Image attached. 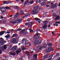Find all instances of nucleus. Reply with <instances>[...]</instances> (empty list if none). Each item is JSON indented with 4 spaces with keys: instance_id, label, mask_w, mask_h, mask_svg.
Instances as JSON below:
<instances>
[{
    "instance_id": "1",
    "label": "nucleus",
    "mask_w": 60,
    "mask_h": 60,
    "mask_svg": "<svg viewBox=\"0 0 60 60\" xmlns=\"http://www.w3.org/2000/svg\"><path fill=\"white\" fill-rule=\"evenodd\" d=\"M41 34L39 33L35 34L34 36V40L33 41V42H34V45H36L38 44V41L37 40L39 39L40 36L41 35Z\"/></svg>"
},
{
    "instance_id": "2",
    "label": "nucleus",
    "mask_w": 60,
    "mask_h": 60,
    "mask_svg": "<svg viewBox=\"0 0 60 60\" xmlns=\"http://www.w3.org/2000/svg\"><path fill=\"white\" fill-rule=\"evenodd\" d=\"M21 21H22V19H19L18 20H15V21H11L10 22V23H11V24H14L16 23L18 24L19 23H20Z\"/></svg>"
},
{
    "instance_id": "3",
    "label": "nucleus",
    "mask_w": 60,
    "mask_h": 60,
    "mask_svg": "<svg viewBox=\"0 0 60 60\" xmlns=\"http://www.w3.org/2000/svg\"><path fill=\"white\" fill-rule=\"evenodd\" d=\"M53 49L52 47H50L48 49H46L45 52L47 53H50L51 51H53Z\"/></svg>"
},
{
    "instance_id": "4",
    "label": "nucleus",
    "mask_w": 60,
    "mask_h": 60,
    "mask_svg": "<svg viewBox=\"0 0 60 60\" xmlns=\"http://www.w3.org/2000/svg\"><path fill=\"white\" fill-rule=\"evenodd\" d=\"M2 45H0V49H1L2 51H4V50L6 49L7 47L6 46H4L3 47L2 46Z\"/></svg>"
},
{
    "instance_id": "5",
    "label": "nucleus",
    "mask_w": 60,
    "mask_h": 60,
    "mask_svg": "<svg viewBox=\"0 0 60 60\" xmlns=\"http://www.w3.org/2000/svg\"><path fill=\"white\" fill-rule=\"evenodd\" d=\"M19 12L16 13V14L15 15L14 18V19L15 20L18 19V17H19Z\"/></svg>"
},
{
    "instance_id": "6",
    "label": "nucleus",
    "mask_w": 60,
    "mask_h": 60,
    "mask_svg": "<svg viewBox=\"0 0 60 60\" xmlns=\"http://www.w3.org/2000/svg\"><path fill=\"white\" fill-rule=\"evenodd\" d=\"M0 10L1 12H5L6 11L5 8L4 7H2L0 8Z\"/></svg>"
},
{
    "instance_id": "7",
    "label": "nucleus",
    "mask_w": 60,
    "mask_h": 60,
    "mask_svg": "<svg viewBox=\"0 0 60 60\" xmlns=\"http://www.w3.org/2000/svg\"><path fill=\"white\" fill-rule=\"evenodd\" d=\"M39 13V12L38 10H35V11H32L31 12V14L32 15L33 14H36Z\"/></svg>"
},
{
    "instance_id": "8",
    "label": "nucleus",
    "mask_w": 60,
    "mask_h": 60,
    "mask_svg": "<svg viewBox=\"0 0 60 60\" xmlns=\"http://www.w3.org/2000/svg\"><path fill=\"white\" fill-rule=\"evenodd\" d=\"M33 23H34V22H30L29 23L28 26L29 27H30V26H33Z\"/></svg>"
},
{
    "instance_id": "9",
    "label": "nucleus",
    "mask_w": 60,
    "mask_h": 60,
    "mask_svg": "<svg viewBox=\"0 0 60 60\" xmlns=\"http://www.w3.org/2000/svg\"><path fill=\"white\" fill-rule=\"evenodd\" d=\"M38 56V54H34L33 55L34 56V60H36V59H37V56Z\"/></svg>"
},
{
    "instance_id": "10",
    "label": "nucleus",
    "mask_w": 60,
    "mask_h": 60,
    "mask_svg": "<svg viewBox=\"0 0 60 60\" xmlns=\"http://www.w3.org/2000/svg\"><path fill=\"white\" fill-rule=\"evenodd\" d=\"M4 43V39L2 38H0V43H1L2 44H3Z\"/></svg>"
},
{
    "instance_id": "11",
    "label": "nucleus",
    "mask_w": 60,
    "mask_h": 60,
    "mask_svg": "<svg viewBox=\"0 0 60 60\" xmlns=\"http://www.w3.org/2000/svg\"><path fill=\"white\" fill-rule=\"evenodd\" d=\"M29 0H26L24 4V6H25L27 4H28V3L29 4Z\"/></svg>"
},
{
    "instance_id": "12",
    "label": "nucleus",
    "mask_w": 60,
    "mask_h": 60,
    "mask_svg": "<svg viewBox=\"0 0 60 60\" xmlns=\"http://www.w3.org/2000/svg\"><path fill=\"white\" fill-rule=\"evenodd\" d=\"M47 24H44L42 27L43 29H46L47 28Z\"/></svg>"
},
{
    "instance_id": "13",
    "label": "nucleus",
    "mask_w": 60,
    "mask_h": 60,
    "mask_svg": "<svg viewBox=\"0 0 60 60\" xmlns=\"http://www.w3.org/2000/svg\"><path fill=\"white\" fill-rule=\"evenodd\" d=\"M21 51V50L20 49H19L18 50L16 51V53L17 55H18L19 53H20Z\"/></svg>"
},
{
    "instance_id": "14",
    "label": "nucleus",
    "mask_w": 60,
    "mask_h": 60,
    "mask_svg": "<svg viewBox=\"0 0 60 60\" xmlns=\"http://www.w3.org/2000/svg\"><path fill=\"white\" fill-rule=\"evenodd\" d=\"M17 47H16V46H14L12 47V49L14 51L16 50V49H17Z\"/></svg>"
},
{
    "instance_id": "15",
    "label": "nucleus",
    "mask_w": 60,
    "mask_h": 60,
    "mask_svg": "<svg viewBox=\"0 0 60 60\" xmlns=\"http://www.w3.org/2000/svg\"><path fill=\"white\" fill-rule=\"evenodd\" d=\"M60 19V17L59 15H57L56 18L55 19V20H57Z\"/></svg>"
},
{
    "instance_id": "16",
    "label": "nucleus",
    "mask_w": 60,
    "mask_h": 60,
    "mask_svg": "<svg viewBox=\"0 0 60 60\" xmlns=\"http://www.w3.org/2000/svg\"><path fill=\"white\" fill-rule=\"evenodd\" d=\"M26 49V48H25V47H24V46H23L22 47L21 49L22 51L25 50Z\"/></svg>"
},
{
    "instance_id": "17",
    "label": "nucleus",
    "mask_w": 60,
    "mask_h": 60,
    "mask_svg": "<svg viewBox=\"0 0 60 60\" xmlns=\"http://www.w3.org/2000/svg\"><path fill=\"white\" fill-rule=\"evenodd\" d=\"M51 5L52 6V7H51V8H54V4H53V3H51Z\"/></svg>"
},
{
    "instance_id": "18",
    "label": "nucleus",
    "mask_w": 60,
    "mask_h": 60,
    "mask_svg": "<svg viewBox=\"0 0 60 60\" xmlns=\"http://www.w3.org/2000/svg\"><path fill=\"white\" fill-rule=\"evenodd\" d=\"M17 36V34H15L13 35L12 37H11V38H12L13 37H16Z\"/></svg>"
},
{
    "instance_id": "19",
    "label": "nucleus",
    "mask_w": 60,
    "mask_h": 60,
    "mask_svg": "<svg viewBox=\"0 0 60 60\" xmlns=\"http://www.w3.org/2000/svg\"><path fill=\"white\" fill-rule=\"evenodd\" d=\"M10 55H11L12 56H15V55L16 54V53L15 52H11V53H10Z\"/></svg>"
},
{
    "instance_id": "20",
    "label": "nucleus",
    "mask_w": 60,
    "mask_h": 60,
    "mask_svg": "<svg viewBox=\"0 0 60 60\" xmlns=\"http://www.w3.org/2000/svg\"><path fill=\"white\" fill-rule=\"evenodd\" d=\"M39 7V5H37V6H35L34 8V9L35 10H36V9H37Z\"/></svg>"
},
{
    "instance_id": "21",
    "label": "nucleus",
    "mask_w": 60,
    "mask_h": 60,
    "mask_svg": "<svg viewBox=\"0 0 60 60\" xmlns=\"http://www.w3.org/2000/svg\"><path fill=\"white\" fill-rule=\"evenodd\" d=\"M46 3L45 2H43L41 3V5H42V6H43V5H46Z\"/></svg>"
},
{
    "instance_id": "22",
    "label": "nucleus",
    "mask_w": 60,
    "mask_h": 60,
    "mask_svg": "<svg viewBox=\"0 0 60 60\" xmlns=\"http://www.w3.org/2000/svg\"><path fill=\"white\" fill-rule=\"evenodd\" d=\"M20 12H21V15H23L24 14V11L23 10H21Z\"/></svg>"
},
{
    "instance_id": "23",
    "label": "nucleus",
    "mask_w": 60,
    "mask_h": 60,
    "mask_svg": "<svg viewBox=\"0 0 60 60\" xmlns=\"http://www.w3.org/2000/svg\"><path fill=\"white\" fill-rule=\"evenodd\" d=\"M29 15V14L28 13H27L26 14H25V16H24L23 17L24 18H26V17H27V16Z\"/></svg>"
},
{
    "instance_id": "24",
    "label": "nucleus",
    "mask_w": 60,
    "mask_h": 60,
    "mask_svg": "<svg viewBox=\"0 0 60 60\" xmlns=\"http://www.w3.org/2000/svg\"><path fill=\"white\" fill-rule=\"evenodd\" d=\"M5 31L1 32L0 33V35H3L4 34V33H5Z\"/></svg>"
},
{
    "instance_id": "25",
    "label": "nucleus",
    "mask_w": 60,
    "mask_h": 60,
    "mask_svg": "<svg viewBox=\"0 0 60 60\" xmlns=\"http://www.w3.org/2000/svg\"><path fill=\"white\" fill-rule=\"evenodd\" d=\"M48 57V56L47 55H46L45 56H44L43 57L44 59H47Z\"/></svg>"
},
{
    "instance_id": "26",
    "label": "nucleus",
    "mask_w": 60,
    "mask_h": 60,
    "mask_svg": "<svg viewBox=\"0 0 60 60\" xmlns=\"http://www.w3.org/2000/svg\"><path fill=\"white\" fill-rule=\"evenodd\" d=\"M53 56V55H51L50 56H49V58L51 60V59L52 58V57Z\"/></svg>"
},
{
    "instance_id": "27",
    "label": "nucleus",
    "mask_w": 60,
    "mask_h": 60,
    "mask_svg": "<svg viewBox=\"0 0 60 60\" xmlns=\"http://www.w3.org/2000/svg\"><path fill=\"white\" fill-rule=\"evenodd\" d=\"M26 40H27L26 38H23V39L22 41V42H24V41H26Z\"/></svg>"
},
{
    "instance_id": "28",
    "label": "nucleus",
    "mask_w": 60,
    "mask_h": 60,
    "mask_svg": "<svg viewBox=\"0 0 60 60\" xmlns=\"http://www.w3.org/2000/svg\"><path fill=\"white\" fill-rule=\"evenodd\" d=\"M47 45L48 46H50H50H52V43H49L48 44H47Z\"/></svg>"
},
{
    "instance_id": "29",
    "label": "nucleus",
    "mask_w": 60,
    "mask_h": 60,
    "mask_svg": "<svg viewBox=\"0 0 60 60\" xmlns=\"http://www.w3.org/2000/svg\"><path fill=\"white\" fill-rule=\"evenodd\" d=\"M15 41H16V39H13L11 40V42H15Z\"/></svg>"
},
{
    "instance_id": "30",
    "label": "nucleus",
    "mask_w": 60,
    "mask_h": 60,
    "mask_svg": "<svg viewBox=\"0 0 60 60\" xmlns=\"http://www.w3.org/2000/svg\"><path fill=\"white\" fill-rule=\"evenodd\" d=\"M29 30L30 31V33H34V30H32V29H29Z\"/></svg>"
},
{
    "instance_id": "31",
    "label": "nucleus",
    "mask_w": 60,
    "mask_h": 60,
    "mask_svg": "<svg viewBox=\"0 0 60 60\" xmlns=\"http://www.w3.org/2000/svg\"><path fill=\"white\" fill-rule=\"evenodd\" d=\"M34 3V1L32 0L30 1L29 2V4H33Z\"/></svg>"
},
{
    "instance_id": "32",
    "label": "nucleus",
    "mask_w": 60,
    "mask_h": 60,
    "mask_svg": "<svg viewBox=\"0 0 60 60\" xmlns=\"http://www.w3.org/2000/svg\"><path fill=\"white\" fill-rule=\"evenodd\" d=\"M43 48V47H41L40 48H39V49H37V51H40V50L41 49H42Z\"/></svg>"
},
{
    "instance_id": "33",
    "label": "nucleus",
    "mask_w": 60,
    "mask_h": 60,
    "mask_svg": "<svg viewBox=\"0 0 60 60\" xmlns=\"http://www.w3.org/2000/svg\"><path fill=\"white\" fill-rule=\"evenodd\" d=\"M5 7L6 9H11V8L9 7H8V6H7Z\"/></svg>"
},
{
    "instance_id": "34",
    "label": "nucleus",
    "mask_w": 60,
    "mask_h": 60,
    "mask_svg": "<svg viewBox=\"0 0 60 60\" xmlns=\"http://www.w3.org/2000/svg\"><path fill=\"white\" fill-rule=\"evenodd\" d=\"M41 1V0H36V2L37 3H40Z\"/></svg>"
},
{
    "instance_id": "35",
    "label": "nucleus",
    "mask_w": 60,
    "mask_h": 60,
    "mask_svg": "<svg viewBox=\"0 0 60 60\" xmlns=\"http://www.w3.org/2000/svg\"><path fill=\"white\" fill-rule=\"evenodd\" d=\"M22 30L21 29L19 28L17 30H15V31H20V30Z\"/></svg>"
},
{
    "instance_id": "36",
    "label": "nucleus",
    "mask_w": 60,
    "mask_h": 60,
    "mask_svg": "<svg viewBox=\"0 0 60 60\" xmlns=\"http://www.w3.org/2000/svg\"><path fill=\"white\" fill-rule=\"evenodd\" d=\"M22 34H23V35H26V34H27V33L26 32H24Z\"/></svg>"
},
{
    "instance_id": "37",
    "label": "nucleus",
    "mask_w": 60,
    "mask_h": 60,
    "mask_svg": "<svg viewBox=\"0 0 60 60\" xmlns=\"http://www.w3.org/2000/svg\"><path fill=\"white\" fill-rule=\"evenodd\" d=\"M35 20L36 21H38V20H39L40 19L38 18H35Z\"/></svg>"
},
{
    "instance_id": "38",
    "label": "nucleus",
    "mask_w": 60,
    "mask_h": 60,
    "mask_svg": "<svg viewBox=\"0 0 60 60\" xmlns=\"http://www.w3.org/2000/svg\"><path fill=\"white\" fill-rule=\"evenodd\" d=\"M10 35H8L7 36H5V38H9V37H10Z\"/></svg>"
},
{
    "instance_id": "39",
    "label": "nucleus",
    "mask_w": 60,
    "mask_h": 60,
    "mask_svg": "<svg viewBox=\"0 0 60 60\" xmlns=\"http://www.w3.org/2000/svg\"><path fill=\"white\" fill-rule=\"evenodd\" d=\"M43 46L44 48H46L47 47V45L46 44H44L43 45Z\"/></svg>"
},
{
    "instance_id": "40",
    "label": "nucleus",
    "mask_w": 60,
    "mask_h": 60,
    "mask_svg": "<svg viewBox=\"0 0 60 60\" xmlns=\"http://www.w3.org/2000/svg\"><path fill=\"white\" fill-rule=\"evenodd\" d=\"M57 5V4L56 3H55V4H54V8H55V7H57V6L56 5Z\"/></svg>"
},
{
    "instance_id": "41",
    "label": "nucleus",
    "mask_w": 60,
    "mask_h": 60,
    "mask_svg": "<svg viewBox=\"0 0 60 60\" xmlns=\"http://www.w3.org/2000/svg\"><path fill=\"white\" fill-rule=\"evenodd\" d=\"M24 30H22L20 32V33L21 34H23V33H24Z\"/></svg>"
},
{
    "instance_id": "42",
    "label": "nucleus",
    "mask_w": 60,
    "mask_h": 60,
    "mask_svg": "<svg viewBox=\"0 0 60 60\" xmlns=\"http://www.w3.org/2000/svg\"><path fill=\"white\" fill-rule=\"evenodd\" d=\"M37 41H38V43H40V44H41V40H37Z\"/></svg>"
},
{
    "instance_id": "43",
    "label": "nucleus",
    "mask_w": 60,
    "mask_h": 60,
    "mask_svg": "<svg viewBox=\"0 0 60 60\" xmlns=\"http://www.w3.org/2000/svg\"><path fill=\"white\" fill-rule=\"evenodd\" d=\"M48 21H45V22H44V24H48Z\"/></svg>"
},
{
    "instance_id": "44",
    "label": "nucleus",
    "mask_w": 60,
    "mask_h": 60,
    "mask_svg": "<svg viewBox=\"0 0 60 60\" xmlns=\"http://www.w3.org/2000/svg\"><path fill=\"white\" fill-rule=\"evenodd\" d=\"M56 16H57V15H56V14H54L53 15V17H56Z\"/></svg>"
},
{
    "instance_id": "45",
    "label": "nucleus",
    "mask_w": 60,
    "mask_h": 60,
    "mask_svg": "<svg viewBox=\"0 0 60 60\" xmlns=\"http://www.w3.org/2000/svg\"><path fill=\"white\" fill-rule=\"evenodd\" d=\"M25 45H28V42H25Z\"/></svg>"
},
{
    "instance_id": "46",
    "label": "nucleus",
    "mask_w": 60,
    "mask_h": 60,
    "mask_svg": "<svg viewBox=\"0 0 60 60\" xmlns=\"http://www.w3.org/2000/svg\"><path fill=\"white\" fill-rule=\"evenodd\" d=\"M16 6V10H18L19 9V8H18V7H17V6Z\"/></svg>"
},
{
    "instance_id": "47",
    "label": "nucleus",
    "mask_w": 60,
    "mask_h": 60,
    "mask_svg": "<svg viewBox=\"0 0 60 60\" xmlns=\"http://www.w3.org/2000/svg\"><path fill=\"white\" fill-rule=\"evenodd\" d=\"M29 52L26 51L25 52V54H29Z\"/></svg>"
},
{
    "instance_id": "48",
    "label": "nucleus",
    "mask_w": 60,
    "mask_h": 60,
    "mask_svg": "<svg viewBox=\"0 0 60 60\" xmlns=\"http://www.w3.org/2000/svg\"><path fill=\"white\" fill-rule=\"evenodd\" d=\"M40 31V29H38L37 30H36V32H39Z\"/></svg>"
},
{
    "instance_id": "49",
    "label": "nucleus",
    "mask_w": 60,
    "mask_h": 60,
    "mask_svg": "<svg viewBox=\"0 0 60 60\" xmlns=\"http://www.w3.org/2000/svg\"><path fill=\"white\" fill-rule=\"evenodd\" d=\"M6 3H7V1H4L3 2V4H5Z\"/></svg>"
},
{
    "instance_id": "50",
    "label": "nucleus",
    "mask_w": 60,
    "mask_h": 60,
    "mask_svg": "<svg viewBox=\"0 0 60 60\" xmlns=\"http://www.w3.org/2000/svg\"><path fill=\"white\" fill-rule=\"evenodd\" d=\"M28 24H29V23H28V22H26L25 23V25H28Z\"/></svg>"
},
{
    "instance_id": "51",
    "label": "nucleus",
    "mask_w": 60,
    "mask_h": 60,
    "mask_svg": "<svg viewBox=\"0 0 60 60\" xmlns=\"http://www.w3.org/2000/svg\"><path fill=\"white\" fill-rule=\"evenodd\" d=\"M1 50H2V49H0V54H1L2 53V52L1 51Z\"/></svg>"
},
{
    "instance_id": "52",
    "label": "nucleus",
    "mask_w": 60,
    "mask_h": 60,
    "mask_svg": "<svg viewBox=\"0 0 60 60\" xmlns=\"http://www.w3.org/2000/svg\"><path fill=\"white\" fill-rule=\"evenodd\" d=\"M57 23V24H59L60 23V22L59 21H57L56 22Z\"/></svg>"
},
{
    "instance_id": "53",
    "label": "nucleus",
    "mask_w": 60,
    "mask_h": 60,
    "mask_svg": "<svg viewBox=\"0 0 60 60\" xmlns=\"http://www.w3.org/2000/svg\"><path fill=\"white\" fill-rule=\"evenodd\" d=\"M28 59H30V58H31V56H28Z\"/></svg>"
},
{
    "instance_id": "54",
    "label": "nucleus",
    "mask_w": 60,
    "mask_h": 60,
    "mask_svg": "<svg viewBox=\"0 0 60 60\" xmlns=\"http://www.w3.org/2000/svg\"><path fill=\"white\" fill-rule=\"evenodd\" d=\"M6 22V20H4L3 22V23H5Z\"/></svg>"
},
{
    "instance_id": "55",
    "label": "nucleus",
    "mask_w": 60,
    "mask_h": 60,
    "mask_svg": "<svg viewBox=\"0 0 60 60\" xmlns=\"http://www.w3.org/2000/svg\"><path fill=\"white\" fill-rule=\"evenodd\" d=\"M11 32H12L13 31H15V30H13V29H11Z\"/></svg>"
},
{
    "instance_id": "56",
    "label": "nucleus",
    "mask_w": 60,
    "mask_h": 60,
    "mask_svg": "<svg viewBox=\"0 0 60 60\" xmlns=\"http://www.w3.org/2000/svg\"><path fill=\"white\" fill-rule=\"evenodd\" d=\"M59 54L58 53L56 54V56H59Z\"/></svg>"
},
{
    "instance_id": "57",
    "label": "nucleus",
    "mask_w": 60,
    "mask_h": 60,
    "mask_svg": "<svg viewBox=\"0 0 60 60\" xmlns=\"http://www.w3.org/2000/svg\"><path fill=\"white\" fill-rule=\"evenodd\" d=\"M46 7H49V5H46Z\"/></svg>"
},
{
    "instance_id": "58",
    "label": "nucleus",
    "mask_w": 60,
    "mask_h": 60,
    "mask_svg": "<svg viewBox=\"0 0 60 60\" xmlns=\"http://www.w3.org/2000/svg\"><path fill=\"white\" fill-rule=\"evenodd\" d=\"M10 32H7V33H6L5 34H10Z\"/></svg>"
},
{
    "instance_id": "59",
    "label": "nucleus",
    "mask_w": 60,
    "mask_h": 60,
    "mask_svg": "<svg viewBox=\"0 0 60 60\" xmlns=\"http://www.w3.org/2000/svg\"><path fill=\"white\" fill-rule=\"evenodd\" d=\"M30 20H30V19H28L27 20V21L28 22H29V21H30Z\"/></svg>"
},
{
    "instance_id": "60",
    "label": "nucleus",
    "mask_w": 60,
    "mask_h": 60,
    "mask_svg": "<svg viewBox=\"0 0 60 60\" xmlns=\"http://www.w3.org/2000/svg\"><path fill=\"white\" fill-rule=\"evenodd\" d=\"M25 30H27V29H25L23 30H24V31H25Z\"/></svg>"
},
{
    "instance_id": "61",
    "label": "nucleus",
    "mask_w": 60,
    "mask_h": 60,
    "mask_svg": "<svg viewBox=\"0 0 60 60\" xmlns=\"http://www.w3.org/2000/svg\"><path fill=\"white\" fill-rule=\"evenodd\" d=\"M41 8H42L41 7H39V10H41Z\"/></svg>"
},
{
    "instance_id": "62",
    "label": "nucleus",
    "mask_w": 60,
    "mask_h": 60,
    "mask_svg": "<svg viewBox=\"0 0 60 60\" xmlns=\"http://www.w3.org/2000/svg\"><path fill=\"white\" fill-rule=\"evenodd\" d=\"M0 19H3V16H2L1 17Z\"/></svg>"
},
{
    "instance_id": "63",
    "label": "nucleus",
    "mask_w": 60,
    "mask_h": 60,
    "mask_svg": "<svg viewBox=\"0 0 60 60\" xmlns=\"http://www.w3.org/2000/svg\"><path fill=\"white\" fill-rule=\"evenodd\" d=\"M50 24H49V25H48V27H50Z\"/></svg>"
},
{
    "instance_id": "64",
    "label": "nucleus",
    "mask_w": 60,
    "mask_h": 60,
    "mask_svg": "<svg viewBox=\"0 0 60 60\" xmlns=\"http://www.w3.org/2000/svg\"><path fill=\"white\" fill-rule=\"evenodd\" d=\"M31 52V54H33V53H34V51H32Z\"/></svg>"
}]
</instances>
